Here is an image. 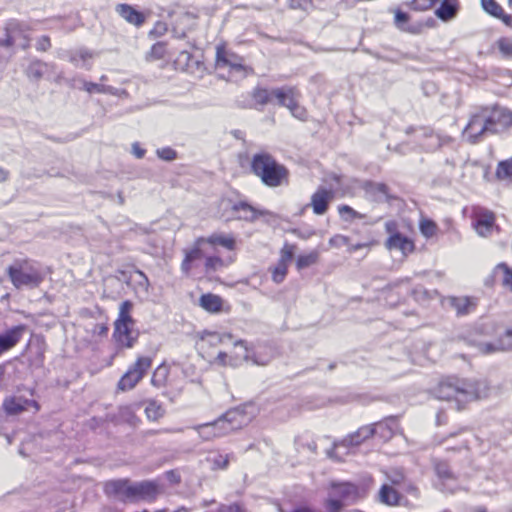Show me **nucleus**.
<instances>
[{
  "label": "nucleus",
  "instance_id": "nucleus-1",
  "mask_svg": "<svg viewBox=\"0 0 512 512\" xmlns=\"http://www.w3.org/2000/svg\"><path fill=\"white\" fill-rule=\"evenodd\" d=\"M487 391L488 387L484 381L458 377H447L434 388V394L438 399L455 401L458 409L468 402L486 396Z\"/></svg>",
  "mask_w": 512,
  "mask_h": 512
},
{
  "label": "nucleus",
  "instance_id": "nucleus-2",
  "mask_svg": "<svg viewBox=\"0 0 512 512\" xmlns=\"http://www.w3.org/2000/svg\"><path fill=\"white\" fill-rule=\"evenodd\" d=\"M461 338L482 354H490L512 348V328L500 332L492 324L469 329Z\"/></svg>",
  "mask_w": 512,
  "mask_h": 512
},
{
  "label": "nucleus",
  "instance_id": "nucleus-3",
  "mask_svg": "<svg viewBox=\"0 0 512 512\" xmlns=\"http://www.w3.org/2000/svg\"><path fill=\"white\" fill-rule=\"evenodd\" d=\"M251 168L253 173L269 187H278L288 182V169L266 152L253 156Z\"/></svg>",
  "mask_w": 512,
  "mask_h": 512
},
{
  "label": "nucleus",
  "instance_id": "nucleus-4",
  "mask_svg": "<svg viewBox=\"0 0 512 512\" xmlns=\"http://www.w3.org/2000/svg\"><path fill=\"white\" fill-rule=\"evenodd\" d=\"M245 422V416L238 410L228 411L214 422L197 425L194 429L204 440H211L223 436L240 428Z\"/></svg>",
  "mask_w": 512,
  "mask_h": 512
},
{
  "label": "nucleus",
  "instance_id": "nucleus-5",
  "mask_svg": "<svg viewBox=\"0 0 512 512\" xmlns=\"http://www.w3.org/2000/svg\"><path fill=\"white\" fill-rule=\"evenodd\" d=\"M12 284L17 289L38 287L44 277L37 265L29 260H16L7 269Z\"/></svg>",
  "mask_w": 512,
  "mask_h": 512
},
{
  "label": "nucleus",
  "instance_id": "nucleus-6",
  "mask_svg": "<svg viewBox=\"0 0 512 512\" xmlns=\"http://www.w3.org/2000/svg\"><path fill=\"white\" fill-rule=\"evenodd\" d=\"M133 304L131 301H124L119 308L118 318L114 323L113 337L117 344L124 348L133 347L138 338V332L134 329L135 322L131 317Z\"/></svg>",
  "mask_w": 512,
  "mask_h": 512
},
{
  "label": "nucleus",
  "instance_id": "nucleus-7",
  "mask_svg": "<svg viewBox=\"0 0 512 512\" xmlns=\"http://www.w3.org/2000/svg\"><path fill=\"white\" fill-rule=\"evenodd\" d=\"M363 490L352 483H333L325 500L329 512H340L344 505L352 503L363 496Z\"/></svg>",
  "mask_w": 512,
  "mask_h": 512
},
{
  "label": "nucleus",
  "instance_id": "nucleus-8",
  "mask_svg": "<svg viewBox=\"0 0 512 512\" xmlns=\"http://www.w3.org/2000/svg\"><path fill=\"white\" fill-rule=\"evenodd\" d=\"M216 68L227 70L229 79L234 81L245 78L251 72V69L244 65L243 59L228 50L225 45L216 47Z\"/></svg>",
  "mask_w": 512,
  "mask_h": 512
},
{
  "label": "nucleus",
  "instance_id": "nucleus-9",
  "mask_svg": "<svg viewBox=\"0 0 512 512\" xmlns=\"http://www.w3.org/2000/svg\"><path fill=\"white\" fill-rule=\"evenodd\" d=\"M233 349L230 352L219 351L211 360V364L221 367H237L252 358L250 349L244 340H232Z\"/></svg>",
  "mask_w": 512,
  "mask_h": 512
},
{
  "label": "nucleus",
  "instance_id": "nucleus-10",
  "mask_svg": "<svg viewBox=\"0 0 512 512\" xmlns=\"http://www.w3.org/2000/svg\"><path fill=\"white\" fill-rule=\"evenodd\" d=\"M152 359L148 356L138 357L136 362L127 370L118 382V388L122 391L133 389L150 369Z\"/></svg>",
  "mask_w": 512,
  "mask_h": 512
},
{
  "label": "nucleus",
  "instance_id": "nucleus-11",
  "mask_svg": "<svg viewBox=\"0 0 512 512\" xmlns=\"http://www.w3.org/2000/svg\"><path fill=\"white\" fill-rule=\"evenodd\" d=\"M233 340V336L230 333H219L215 331H203L199 334L197 342L198 349L202 353L203 357L207 358L211 363V360L215 357L212 352L213 348L220 345L227 344Z\"/></svg>",
  "mask_w": 512,
  "mask_h": 512
},
{
  "label": "nucleus",
  "instance_id": "nucleus-12",
  "mask_svg": "<svg viewBox=\"0 0 512 512\" xmlns=\"http://www.w3.org/2000/svg\"><path fill=\"white\" fill-rule=\"evenodd\" d=\"M209 250L205 247L203 237L195 240L190 248L184 250V259L181 263V271L189 276L191 272L200 266V262L207 256Z\"/></svg>",
  "mask_w": 512,
  "mask_h": 512
},
{
  "label": "nucleus",
  "instance_id": "nucleus-13",
  "mask_svg": "<svg viewBox=\"0 0 512 512\" xmlns=\"http://www.w3.org/2000/svg\"><path fill=\"white\" fill-rule=\"evenodd\" d=\"M490 133L484 108L473 114L466 125L463 136L471 143L478 142L483 135Z\"/></svg>",
  "mask_w": 512,
  "mask_h": 512
},
{
  "label": "nucleus",
  "instance_id": "nucleus-14",
  "mask_svg": "<svg viewBox=\"0 0 512 512\" xmlns=\"http://www.w3.org/2000/svg\"><path fill=\"white\" fill-rule=\"evenodd\" d=\"M410 131L415 132V139L419 141L421 147L427 151H434L443 145L449 144L452 140L451 137L435 133L429 128H411L407 130V133L409 134Z\"/></svg>",
  "mask_w": 512,
  "mask_h": 512
},
{
  "label": "nucleus",
  "instance_id": "nucleus-15",
  "mask_svg": "<svg viewBox=\"0 0 512 512\" xmlns=\"http://www.w3.org/2000/svg\"><path fill=\"white\" fill-rule=\"evenodd\" d=\"M29 27L17 20H11L6 25L5 45L27 48L29 46Z\"/></svg>",
  "mask_w": 512,
  "mask_h": 512
},
{
  "label": "nucleus",
  "instance_id": "nucleus-16",
  "mask_svg": "<svg viewBox=\"0 0 512 512\" xmlns=\"http://www.w3.org/2000/svg\"><path fill=\"white\" fill-rule=\"evenodd\" d=\"M484 111L488 119L490 133L501 132L512 125V111L498 106L484 108Z\"/></svg>",
  "mask_w": 512,
  "mask_h": 512
},
{
  "label": "nucleus",
  "instance_id": "nucleus-17",
  "mask_svg": "<svg viewBox=\"0 0 512 512\" xmlns=\"http://www.w3.org/2000/svg\"><path fill=\"white\" fill-rule=\"evenodd\" d=\"M276 101L279 105L287 107L292 115L300 120L307 118V111L298 103V94L294 88L287 87L286 90L276 92Z\"/></svg>",
  "mask_w": 512,
  "mask_h": 512
},
{
  "label": "nucleus",
  "instance_id": "nucleus-18",
  "mask_svg": "<svg viewBox=\"0 0 512 512\" xmlns=\"http://www.w3.org/2000/svg\"><path fill=\"white\" fill-rule=\"evenodd\" d=\"M337 187L331 186L329 188L325 186H319L317 190L311 195L310 206L314 214L323 215L328 211L330 203L335 197Z\"/></svg>",
  "mask_w": 512,
  "mask_h": 512
},
{
  "label": "nucleus",
  "instance_id": "nucleus-19",
  "mask_svg": "<svg viewBox=\"0 0 512 512\" xmlns=\"http://www.w3.org/2000/svg\"><path fill=\"white\" fill-rule=\"evenodd\" d=\"M391 11L394 14V25L396 26L397 29L404 32H408L411 34H420L422 33L425 27H432L434 25V20L432 18H429L425 23L418 22L415 24H410V16L408 13L403 12L400 9H393Z\"/></svg>",
  "mask_w": 512,
  "mask_h": 512
},
{
  "label": "nucleus",
  "instance_id": "nucleus-20",
  "mask_svg": "<svg viewBox=\"0 0 512 512\" xmlns=\"http://www.w3.org/2000/svg\"><path fill=\"white\" fill-rule=\"evenodd\" d=\"M125 486V491L128 496L135 499H154L158 494V485L152 481H142Z\"/></svg>",
  "mask_w": 512,
  "mask_h": 512
},
{
  "label": "nucleus",
  "instance_id": "nucleus-21",
  "mask_svg": "<svg viewBox=\"0 0 512 512\" xmlns=\"http://www.w3.org/2000/svg\"><path fill=\"white\" fill-rule=\"evenodd\" d=\"M373 436L372 426L366 425L360 427L356 432L344 438L340 443H335L331 457L338 453L340 448H348L360 445L365 440Z\"/></svg>",
  "mask_w": 512,
  "mask_h": 512
},
{
  "label": "nucleus",
  "instance_id": "nucleus-22",
  "mask_svg": "<svg viewBox=\"0 0 512 512\" xmlns=\"http://www.w3.org/2000/svg\"><path fill=\"white\" fill-rule=\"evenodd\" d=\"M435 471L440 480V483L438 484L439 488L442 491L454 493L461 488L457 479L445 463H438L435 466Z\"/></svg>",
  "mask_w": 512,
  "mask_h": 512
},
{
  "label": "nucleus",
  "instance_id": "nucleus-23",
  "mask_svg": "<svg viewBox=\"0 0 512 512\" xmlns=\"http://www.w3.org/2000/svg\"><path fill=\"white\" fill-rule=\"evenodd\" d=\"M435 471L440 480V483L438 484L439 488L442 491L454 493L461 488L457 479L445 463H438L435 466Z\"/></svg>",
  "mask_w": 512,
  "mask_h": 512
},
{
  "label": "nucleus",
  "instance_id": "nucleus-24",
  "mask_svg": "<svg viewBox=\"0 0 512 512\" xmlns=\"http://www.w3.org/2000/svg\"><path fill=\"white\" fill-rule=\"evenodd\" d=\"M3 408L9 415H18L30 408H33L34 411H38L39 405L34 400H28L23 397H10L4 400Z\"/></svg>",
  "mask_w": 512,
  "mask_h": 512
},
{
  "label": "nucleus",
  "instance_id": "nucleus-25",
  "mask_svg": "<svg viewBox=\"0 0 512 512\" xmlns=\"http://www.w3.org/2000/svg\"><path fill=\"white\" fill-rule=\"evenodd\" d=\"M80 89L88 92L89 94L99 93V94H110L117 97H126L127 92L124 89H118L109 85H105L103 83H94L86 80H81Z\"/></svg>",
  "mask_w": 512,
  "mask_h": 512
},
{
  "label": "nucleus",
  "instance_id": "nucleus-26",
  "mask_svg": "<svg viewBox=\"0 0 512 512\" xmlns=\"http://www.w3.org/2000/svg\"><path fill=\"white\" fill-rule=\"evenodd\" d=\"M25 332L24 325H18L0 334V351L4 353L13 348Z\"/></svg>",
  "mask_w": 512,
  "mask_h": 512
},
{
  "label": "nucleus",
  "instance_id": "nucleus-27",
  "mask_svg": "<svg viewBox=\"0 0 512 512\" xmlns=\"http://www.w3.org/2000/svg\"><path fill=\"white\" fill-rule=\"evenodd\" d=\"M385 247L390 251L399 250L403 255H408L415 249L413 241L402 234L389 236L385 242Z\"/></svg>",
  "mask_w": 512,
  "mask_h": 512
},
{
  "label": "nucleus",
  "instance_id": "nucleus-28",
  "mask_svg": "<svg viewBox=\"0 0 512 512\" xmlns=\"http://www.w3.org/2000/svg\"><path fill=\"white\" fill-rule=\"evenodd\" d=\"M495 223V216L490 211H481L476 214V221L474 227L477 233L482 237H487L491 234Z\"/></svg>",
  "mask_w": 512,
  "mask_h": 512
},
{
  "label": "nucleus",
  "instance_id": "nucleus-29",
  "mask_svg": "<svg viewBox=\"0 0 512 512\" xmlns=\"http://www.w3.org/2000/svg\"><path fill=\"white\" fill-rule=\"evenodd\" d=\"M115 10L123 19L135 26H141L145 22V16L129 4H118Z\"/></svg>",
  "mask_w": 512,
  "mask_h": 512
},
{
  "label": "nucleus",
  "instance_id": "nucleus-30",
  "mask_svg": "<svg viewBox=\"0 0 512 512\" xmlns=\"http://www.w3.org/2000/svg\"><path fill=\"white\" fill-rule=\"evenodd\" d=\"M200 306L209 313H219L225 311V302L223 299L212 293L204 294L199 300Z\"/></svg>",
  "mask_w": 512,
  "mask_h": 512
},
{
  "label": "nucleus",
  "instance_id": "nucleus-31",
  "mask_svg": "<svg viewBox=\"0 0 512 512\" xmlns=\"http://www.w3.org/2000/svg\"><path fill=\"white\" fill-rule=\"evenodd\" d=\"M459 10L458 0H443L435 10V15L442 21L448 22L454 19Z\"/></svg>",
  "mask_w": 512,
  "mask_h": 512
},
{
  "label": "nucleus",
  "instance_id": "nucleus-32",
  "mask_svg": "<svg viewBox=\"0 0 512 512\" xmlns=\"http://www.w3.org/2000/svg\"><path fill=\"white\" fill-rule=\"evenodd\" d=\"M203 240L205 242V247L208 250L214 251L216 245L223 246L229 250H233L235 248V239L232 236L212 234L209 237H203Z\"/></svg>",
  "mask_w": 512,
  "mask_h": 512
},
{
  "label": "nucleus",
  "instance_id": "nucleus-33",
  "mask_svg": "<svg viewBox=\"0 0 512 512\" xmlns=\"http://www.w3.org/2000/svg\"><path fill=\"white\" fill-rule=\"evenodd\" d=\"M52 68L53 65L51 64L42 62L40 60H35L28 65L26 69V75L31 81L37 82L43 78Z\"/></svg>",
  "mask_w": 512,
  "mask_h": 512
},
{
  "label": "nucleus",
  "instance_id": "nucleus-34",
  "mask_svg": "<svg viewBox=\"0 0 512 512\" xmlns=\"http://www.w3.org/2000/svg\"><path fill=\"white\" fill-rule=\"evenodd\" d=\"M235 217L249 222L255 221L263 212L256 210L247 203H239L233 206Z\"/></svg>",
  "mask_w": 512,
  "mask_h": 512
},
{
  "label": "nucleus",
  "instance_id": "nucleus-35",
  "mask_svg": "<svg viewBox=\"0 0 512 512\" xmlns=\"http://www.w3.org/2000/svg\"><path fill=\"white\" fill-rule=\"evenodd\" d=\"M371 426L373 435H377L383 440H388L393 436L394 431L397 428V423L395 420L389 419L387 421L379 422Z\"/></svg>",
  "mask_w": 512,
  "mask_h": 512
},
{
  "label": "nucleus",
  "instance_id": "nucleus-36",
  "mask_svg": "<svg viewBox=\"0 0 512 512\" xmlns=\"http://www.w3.org/2000/svg\"><path fill=\"white\" fill-rule=\"evenodd\" d=\"M213 250H209L207 256H204V272L210 274L226 267L230 262H226L217 255H212Z\"/></svg>",
  "mask_w": 512,
  "mask_h": 512
},
{
  "label": "nucleus",
  "instance_id": "nucleus-37",
  "mask_svg": "<svg viewBox=\"0 0 512 512\" xmlns=\"http://www.w3.org/2000/svg\"><path fill=\"white\" fill-rule=\"evenodd\" d=\"M287 87L283 88H276L272 90H268L265 88H256L253 91L252 97L255 100L256 103L264 105L268 103H272L274 100H276V92L279 90H286Z\"/></svg>",
  "mask_w": 512,
  "mask_h": 512
},
{
  "label": "nucleus",
  "instance_id": "nucleus-38",
  "mask_svg": "<svg viewBox=\"0 0 512 512\" xmlns=\"http://www.w3.org/2000/svg\"><path fill=\"white\" fill-rule=\"evenodd\" d=\"M494 276L501 281L504 287L512 291V269L501 263L495 267Z\"/></svg>",
  "mask_w": 512,
  "mask_h": 512
},
{
  "label": "nucleus",
  "instance_id": "nucleus-39",
  "mask_svg": "<svg viewBox=\"0 0 512 512\" xmlns=\"http://www.w3.org/2000/svg\"><path fill=\"white\" fill-rule=\"evenodd\" d=\"M93 53L86 48H80L73 51L70 55V61L76 66L90 68L87 63L93 58Z\"/></svg>",
  "mask_w": 512,
  "mask_h": 512
},
{
  "label": "nucleus",
  "instance_id": "nucleus-40",
  "mask_svg": "<svg viewBox=\"0 0 512 512\" xmlns=\"http://www.w3.org/2000/svg\"><path fill=\"white\" fill-rule=\"evenodd\" d=\"M379 499L384 504L396 505L399 501V495L393 487L383 485L379 492Z\"/></svg>",
  "mask_w": 512,
  "mask_h": 512
},
{
  "label": "nucleus",
  "instance_id": "nucleus-41",
  "mask_svg": "<svg viewBox=\"0 0 512 512\" xmlns=\"http://www.w3.org/2000/svg\"><path fill=\"white\" fill-rule=\"evenodd\" d=\"M319 252L317 250H313L307 254L299 255L296 260V267L298 270L305 269L310 267L318 262Z\"/></svg>",
  "mask_w": 512,
  "mask_h": 512
},
{
  "label": "nucleus",
  "instance_id": "nucleus-42",
  "mask_svg": "<svg viewBox=\"0 0 512 512\" xmlns=\"http://www.w3.org/2000/svg\"><path fill=\"white\" fill-rule=\"evenodd\" d=\"M119 418L130 425H136L138 419L135 415V405L121 406L118 412Z\"/></svg>",
  "mask_w": 512,
  "mask_h": 512
},
{
  "label": "nucleus",
  "instance_id": "nucleus-43",
  "mask_svg": "<svg viewBox=\"0 0 512 512\" xmlns=\"http://www.w3.org/2000/svg\"><path fill=\"white\" fill-rule=\"evenodd\" d=\"M365 190L367 193L374 196L377 201L387 197V187L381 183H368L365 186Z\"/></svg>",
  "mask_w": 512,
  "mask_h": 512
},
{
  "label": "nucleus",
  "instance_id": "nucleus-44",
  "mask_svg": "<svg viewBox=\"0 0 512 512\" xmlns=\"http://www.w3.org/2000/svg\"><path fill=\"white\" fill-rule=\"evenodd\" d=\"M496 177L500 180H506L512 177V157L498 164Z\"/></svg>",
  "mask_w": 512,
  "mask_h": 512
},
{
  "label": "nucleus",
  "instance_id": "nucleus-45",
  "mask_svg": "<svg viewBox=\"0 0 512 512\" xmlns=\"http://www.w3.org/2000/svg\"><path fill=\"white\" fill-rule=\"evenodd\" d=\"M167 376H168V368L164 365L158 366L155 369L153 376L151 378L152 385H154L156 387L163 386L166 382Z\"/></svg>",
  "mask_w": 512,
  "mask_h": 512
},
{
  "label": "nucleus",
  "instance_id": "nucleus-46",
  "mask_svg": "<svg viewBox=\"0 0 512 512\" xmlns=\"http://www.w3.org/2000/svg\"><path fill=\"white\" fill-rule=\"evenodd\" d=\"M338 212L341 218L345 221H351L354 219H363L365 216L348 205H340Z\"/></svg>",
  "mask_w": 512,
  "mask_h": 512
},
{
  "label": "nucleus",
  "instance_id": "nucleus-47",
  "mask_svg": "<svg viewBox=\"0 0 512 512\" xmlns=\"http://www.w3.org/2000/svg\"><path fill=\"white\" fill-rule=\"evenodd\" d=\"M419 228L422 235L426 238H430L436 235L438 229L435 222L426 218L420 220Z\"/></svg>",
  "mask_w": 512,
  "mask_h": 512
},
{
  "label": "nucleus",
  "instance_id": "nucleus-48",
  "mask_svg": "<svg viewBox=\"0 0 512 512\" xmlns=\"http://www.w3.org/2000/svg\"><path fill=\"white\" fill-rule=\"evenodd\" d=\"M145 413L148 419L156 421L163 416L164 409L161 407V405L151 401L147 404Z\"/></svg>",
  "mask_w": 512,
  "mask_h": 512
},
{
  "label": "nucleus",
  "instance_id": "nucleus-49",
  "mask_svg": "<svg viewBox=\"0 0 512 512\" xmlns=\"http://www.w3.org/2000/svg\"><path fill=\"white\" fill-rule=\"evenodd\" d=\"M452 306L457 310L458 314H465L469 312V307L473 305L471 300L467 297L453 298Z\"/></svg>",
  "mask_w": 512,
  "mask_h": 512
},
{
  "label": "nucleus",
  "instance_id": "nucleus-50",
  "mask_svg": "<svg viewBox=\"0 0 512 512\" xmlns=\"http://www.w3.org/2000/svg\"><path fill=\"white\" fill-rule=\"evenodd\" d=\"M207 460L211 463L212 469H224L229 462L228 455L222 454H214L209 456Z\"/></svg>",
  "mask_w": 512,
  "mask_h": 512
},
{
  "label": "nucleus",
  "instance_id": "nucleus-51",
  "mask_svg": "<svg viewBox=\"0 0 512 512\" xmlns=\"http://www.w3.org/2000/svg\"><path fill=\"white\" fill-rule=\"evenodd\" d=\"M288 265L278 261L277 265L272 270V279L275 283H281L287 274Z\"/></svg>",
  "mask_w": 512,
  "mask_h": 512
},
{
  "label": "nucleus",
  "instance_id": "nucleus-52",
  "mask_svg": "<svg viewBox=\"0 0 512 512\" xmlns=\"http://www.w3.org/2000/svg\"><path fill=\"white\" fill-rule=\"evenodd\" d=\"M437 0H412L409 6L414 11L424 12L431 9Z\"/></svg>",
  "mask_w": 512,
  "mask_h": 512
},
{
  "label": "nucleus",
  "instance_id": "nucleus-53",
  "mask_svg": "<svg viewBox=\"0 0 512 512\" xmlns=\"http://www.w3.org/2000/svg\"><path fill=\"white\" fill-rule=\"evenodd\" d=\"M166 47L162 42L154 44L147 56L148 60H159L165 56Z\"/></svg>",
  "mask_w": 512,
  "mask_h": 512
},
{
  "label": "nucleus",
  "instance_id": "nucleus-54",
  "mask_svg": "<svg viewBox=\"0 0 512 512\" xmlns=\"http://www.w3.org/2000/svg\"><path fill=\"white\" fill-rule=\"evenodd\" d=\"M481 4L483 9L494 17L501 14L503 10L495 0H481Z\"/></svg>",
  "mask_w": 512,
  "mask_h": 512
},
{
  "label": "nucleus",
  "instance_id": "nucleus-55",
  "mask_svg": "<svg viewBox=\"0 0 512 512\" xmlns=\"http://www.w3.org/2000/svg\"><path fill=\"white\" fill-rule=\"evenodd\" d=\"M295 251V246L292 244H285L280 252V259L279 261L282 263H285L289 265L290 261L293 258Z\"/></svg>",
  "mask_w": 512,
  "mask_h": 512
},
{
  "label": "nucleus",
  "instance_id": "nucleus-56",
  "mask_svg": "<svg viewBox=\"0 0 512 512\" xmlns=\"http://www.w3.org/2000/svg\"><path fill=\"white\" fill-rule=\"evenodd\" d=\"M497 46L501 54L505 57L512 58V42L507 38H501L497 42Z\"/></svg>",
  "mask_w": 512,
  "mask_h": 512
},
{
  "label": "nucleus",
  "instance_id": "nucleus-57",
  "mask_svg": "<svg viewBox=\"0 0 512 512\" xmlns=\"http://www.w3.org/2000/svg\"><path fill=\"white\" fill-rule=\"evenodd\" d=\"M156 153L159 158L165 161H172L177 155L176 152L169 147L158 149Z\"/></svg>",
  "mask_w": 512,
  "mask_h": 512
},
{
  "label": "nucleus",
  "instance_id": "nucleus-58",
  "mask_svg": "<svg viewBox=\"0 0 512 512\" xmlns=\"http://www.w3.org/2000/svg\"><path fill=\"white\" fill-rule=\"evenodd\" d=\"M348 243H349L348 237H346L344 235H340V234L334 235L333 237H331L329 239V244L332 247L339 248L341 246L347 245Z\"/></svg>",
  "mask_w": 512,
  "mask_h": 512
},
{
  "label": "nucleus",
  "instance_id": "nucleus-59",
  "mask_svg": "<svg viewBox=\"0 0 512 512\" xmlns=\"http://www.w3.org/2000/svg\"><path fill=\"white\" fill-rule=\"evenodd\" d=\"M385 230L389 236L400 235L399 224L395 220H389L385 223Z\"/></svg>",
  "mask_w": 512,
  "mask_h": 512
},
{
  "label": "nucleus",
  "instance_id": "nucleus-60",
  "mask_svg": "<svg viewBox=\"0 0 512 512\" xmlns=\"http://www.w3.org/2000/svg\"><path fill=\"white\" fill-rule=\"evenodd\" d=\"M51 47V41L48 36H42L37 40L36 49L39 51H47Z\"/></svg>",
  "mask_w": 512,
  "mask_h": 512
},
{
  "label": "nucleus",
  "instance_id": "nucleus-61",
  "mask_svg": "<svg viewBox=\"0 0 512 512\" xmlns=\"http://www.w3.org/2000/svg\"><path fill=\"white\" fill-rule=\"evenodd\" d=\"M311 0H288V4L291 8H306Z\"/></svg>",
  "mask_w": 512,
  "mask_h": 512
},
{
  "label": "nucleus",
  "instance_id": "nucleus-62",
  "mask_svg": "<svg viewBox=\"0 0 512 512\" xmlns=\"http://www.w3.org/2000/svg\"><path fill=\"white\" fill-rule=\"evenodd\" d=\"M293 232L299 238L304 239V240H306V239H308V238H310V237H312V236H314L316 234L315 230H309V231H305V232H303L301 230H294Z\"/></svg>",
  "mask_w": 512,
  "mask_h": 512
},
{
  "label": "nucleus",
  "instance_id": "nucleus-63",
  "mask_svg": "<svg viewBox=\"0 0 512 512\" xmlns=\"http://www.w3.org/2000/svg\"><path fill=\"white\" fill-rule=\"evenodd\" d=\"M218 512H243L241 507L237 504L222 506Z\"/></svg>",
  "mask_w": 512,
  "mask_h": 512
},
{
  "label": "nucleus",
  "instance_id": "nucleus-64",
  "mask_svg": "<svg viewBox=\"0 0 512 512\" xmlns=\"http://www.w3.org/2000/svg\"><path fill=\"white\" fill-rule=\"evenodd\" d=\"M132 151H133V154L138 158V159H141L144 157L145 155V150L143 148L140 147V145L138 143H134L132 145Z\"/></svg>",
  "mask_w": 512,
  "mask_h": 512
}]
</instances>
